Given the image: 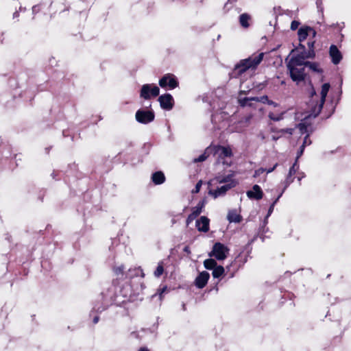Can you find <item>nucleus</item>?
Masks as SVG:
<instances>
[{"label":"nucleus","mask_w":351,"mask_h":351,"mask_svg":"<svg viewBox=\"0 0 351 351\" xmlns=\"http://www.w3.org/2000/svg\"><path fill=\"white\" fill-rule=\"evenodd\" d=\"M311 143V141L308 139V135H306L304 139V142L302 145H304V147L306 145H310Z\"/></svg>","instance_id":"nucleus-41"},{"label":"nucleus","mask_w":351,"mask_h":351,"mask_svg":"<svg viewBox=\"0 0 351 351\" xmlns=\"http://www.w3.org/2000/svg\"><path fill=\"white\" fill-rule=\"evenodd\" d=\"M164 272L162 263H160L154 271V276L159 278Z\"/></svg>","instance_id":"nucleus-28"},{"label":"nucleus","mask_w":351,"mask_h":351,"mask_svg":"<svg viewBox=\"0 0 351 351\" xmlns=\"http://www.w3.org/2000/svg\"><path fill=\"white\" fill-rule=\"evenodd\" d=\"M229 249L221 243H216L213 247V250L209 253L210 256H215L217 260H224L227 257Z\"/></svg>","instance_id":"nucleus-3"},{"label":"nucleus","mask_w":351,"mask_h":351,"mask_svg":"<svg viewBox=\"0 0 351 351\" xmlns=\"http://www.w3.org/2000/svg\"><path fill=\"white\" fill-rule=\"evenodd\" d=\"M124 266L121 265L120 266L114 267L113 271L117 276H123L124 274Z\"/></svg>","instance_id":"nucleus-27"},{"label":"nucleus","mask_w":351,"mask_h":351,"mask_svg":"<svg viewBox=\"0 0 351 351\" xmlns=\"http://www.w3.org/2000/svg\"><path fill=\"white\" fill-rule=\"evenodd\" d=\"M277 166H278V163L275 164V165H274L272 168H270V169H266V171H266L267 173H271V172H272V171H273L276 168V167H277Z\"/></svg>","instance_id":"nucleus-44"},{"label":"nucleus","mask_w":351,"mask_h":351,"mask_svg":"<svg viewBox=\"0 0 351 351\" xmlns=\"http://www.w3.org/2000/svg\"><path fill=\"white\" fill-rule=\"evenodd\" d=\"M99 322V317L98 316H95L93 319V323L94 324H97V322Z\"/></svg>","instance_id":"nucleus-46"},{"label":"nucleus","mask_w":351,"mask_h":351,"mask_svg":"<svg viewBox=\"0 0 351 351\" xmlns=\"http://www.w3.org/2000/svg\"><path fill=\"white\" fill-rule=\"evenodd\" d=\"M282 194H280L278 197L276 199V200L272 203V204L270 206L269 210H268V215H269L274 210V206L276 204V202L278 201L279 198L281 197Z\"/></svg>","instance_id":"nucleus-34"},{"label":"nucleus","mask_w":351,"mask_h":351,"mask_svg":"<svg viewBox=\"0 0 351 351\" xmlns=\"http://www.w3.org/2000/svg\"><path fill=\"white\" fill-rule=\"evenodd\" d=\"M197 216L193 214L192 213L188 216L186 219V225L188 226L190 223H191Z\"/></svg>","instance_id":"nucleus-37"},{"label":"nucleus","mask_w":351,"mask_h":351,"mask_svg":"<svg viewBox=\"0 0 351 351\" xmlns=\"http://www.w3.org/2000/svg\"><path fill=\"white\" fill-rule=\"evenodd\" d=\"M266 169L264 168H259L257 170L255 171L254 176H259L263 173L265 172Z\"/></svg>","instance_id":"nucleus-39"},{"label":"nucleus","mask_w":351,"mask_h":351,"mask_svg":"<svg viewBox=\"0 0 351 351\" xmlns=\"http://www.w3.org/2000/svg\"><path fill=\"white\" fill-rule=\"evenodd\" d=\"M159 85L162 88L168 86L170 89H173L178 86V82L173 74L167 73L159 80Z\"/></svg>","instance_id":"nucleus-5"},{"label":"nucleus","mask_w":351,"mask_h":351,"mask_svg":"<svg viewBox=\"0 0 351 351\" xmlns=\"http://www.w3.org/2000/svg\"><path fill=\"white\" fill-rule=\"evenodd\" d=\"M223 273H224V268L222 266L219 265V266H216L213 269L212 274H213V278H219L221 276H222Z\"/></svg>","instance_id":"nucleus-26"},{"label":"nucleus","mask_w":351,"mask_h":351,"mask_svg":"<svg viewBox=\"0 0 351 351\" xmlns=\"http://www.w3.org/2000/svg\"><path fill=\"white\" fill-rule=\"evenodd\" d=\"M289 73L291 78L294 82H300L304 80L305 73H304V68L302 66L298 67H287Z\"/></svg>","instance_id":"nucleus-7"},{"label":"nucleus","mask_w":351,"mask_h":351,"mask_svg":"<svg viewBox=\"0 0 351 351\" xmlns=\"http://www.w3.org/2000/svg\"><path fill=\"white\" fill-rule=\"evenodd\" d=\"M208 149L205 151V152L201 154L198 158L194 159L195 162H199L204 161L208 156L207 154Z\"/></svg>","instance_id":"nucleus-30"},{"label":"nucleus","mask_w":351,"mask_h":351,"mask_svg":"<svg viewBox=\"0 0 351 351\" xmlns=\"http://www.w3.org/2000/svg\"><path fill=\"white\" fill-rule=\"evenodd\" d=\"M298 38L300 42H302L305 40L307 36L309 35L308 34V26L302 27L299 29L298 32Z\"/></svg>","instance_id":"nucleus-20"},{"label":"nucleus","mask_w":351,"mask_h":351,"mask_svg":"<svg viewBox=\"0 0 351 351\" xmlns=\"http://www.w3.org/2000/svg\"><path fill=\"white\" fill-rule=\"evenodd\" d=\"M136 119L138 122L147 124L148 123L152 122L154 119V113L151 111H145L142 110H138L136 112Z\"/></svg>","instance_id":"nucleus-6"},{"label":"nucleus","mask_w":351,"mask_h":351,"mask_svg":"<svg viewBox=\"0 0 351 351\" xmlns=\"http://www.w3.org/2000/svg\"><path fill=\"white\" fill-rule=\"evenodd\" d=\"M298 128H299L301 133H302V134L306 132V131H307V127L304 123H300L298 125Z\"/></svg>","instance_id":"nucleus-36"},{"label":"nucleus","mask_w":351,"mask_h":351,"mask_svg":"<svg viewBox=\"0 0 351 351\" xmlns=\"http://www.w3.org/2000/svg\"><path fill=\"white\" fill-rule=\"evenodd\" d=\"M298 169V166L297 164V160L295 161L292 167L290 168L289 174L286 179V185L285 187H287L293 181V180L291 179V176L294 175L296 173L297 169Z\"/></svg>","instance_id":"nucleus-17"},{"label":"nucleus","mask_w":351,"mask_h":351,"mask_svg":"<svg viewBox=\"0 0 351 351\" xmlns=\"http://www.w3.org/2000/svg\"><path fill=\"white\" fill-rule=\"evenodd\" d=\"M305 66H308L310 69L315 72L322 73V69L319 68V64L317 62H311L306 61Z\"/></svg>","instance_id":"nucleus-24"},{"label":"nucleus","mask_w":351,"mask_h":351,"mask_svg":"<svg viewBox=\"0 0 351 351\" xmlns=\"http://www.w3.org/2000/svg\"><path fill=\"white\" fill-rule=\"evenodd\" d=\"M219 163H222L223 165H226V167H230L232 164V159L231 158L230 159L225 158L223 160H221V161H218Z\"/></svg>","instance_id":"nucleus-33"},{"label":"nucleus","mask_w":351,"mask_h":351,"mask_svg":"<svg viewBox=\"0 0 351 351\" xmlns=\"http://www.w3.org/2000/svg\"><path fill=\"white\" fill-rule=\"evenodd\" d=\"M158 101L160 102V107L167 110H171L173 106V98L169 93L160 95L158 97Z\"/></svg>","instance_id":"nucleus-8"},{"label":"nucleus","mask_w":351,"mask_h":351,"mask_svg":"<svg viewBox=\"0 0 351 351\" xmlns=\"http://www.w3.org/2000/svg\"><path fill=\"white\" fill-rule=\"evenodd\" d=\"M300 22L297 21H293L291 23V30H295L298 28L300 25Z\"/></svg>","instance_id":"nucleus-38"},{"label":"nucleus","mask_w":351,"mask_h":351,"mask_svg":"<svg viewBox=\"0 0 351 351\" xmlns=\"http://www.w3.org/2000/svg\"><path fill=\"white\" fill-rule=\"evenodd\" d=\"M315 41H309L308 43V47L310 50L314 49Z\"/></svg>","instance_id":"nucleus-43"},{"label":"nucleus","mask_w":351,"mask_h":351,"mask_svg":"<svg viewBox=\"0 0 351 351\" xmlns=\"http://www.w3.org/2000/svg\"><path fill=\"white\" fill-rule=\"evenodd\" d=\"M206 203V199H203L202 200L199 201V203L197 204V206L192 208V213L195 215L196 216H198L199 215H200Z\"/></svg>","instance_id":"nucleus-19"},{"label":"nucleus","mask_w":351,"mask_h":351,"mask_svg":"<svg viewBox=\"0 0 351 351\" xmlns=\"http://www.w3.org/2000/svg\"><path fill=\"white\" fill-rule=\"evenodd\" d=\"M202 182L201 180H199L195 185V189L192 191V193H199L200 189H201V186H202Z\"/></svg>","instance_id":"nucleus-35"},{"label":"nucleus","mask_w":351,"mask_h":351,"mask_svg":"<svg viewBox=\"0 0 351 351\" xmlns=\"http://www.w3.org/2000/svg\"><path fill=\"white\" fill-rule=\"evenodd\" d=\"M286 188H287V187H285V189H285ZM284 191H285V190L282 191V193H281L280 194H282V193H284Z\"/></svg>","instance_id":"nucleus-54"},{"label":"nucleus","mask_w":351,"mask_h":351,"mask_svg":"<svg viewBox=\"0 0 351 351\" xmlns=\"http://www.w3.org/2000/svg\"><path fill=\"white\" fill-rule=\"evenodd\" d=\"M304 145H302V146L300 147V151L298 152V156H297V160L299 157H300L304 152Z\"/></svg>","instance_id":"nucleus-42"},{"label":"nucleus","mask_w":351,"mask_h":351,"mask_svg":"<svg viewBox=\"0 0 351 351\" xmlns=\"http://www.w3.org/2000/svg\"><path fill=\"white\" fill-rule=\"evenodd\" d=\"M209 219L205 216L196 221V227L199 232H207L209 230Z\"/></svg>","instance_id":"nucleus-14"},{"label":"nucleus","mask_w":351,"mask_h":351,"mask_svg":"<svg viewBox=\"0 0 351 351\" xmlns=\"http://www.w3.org/2000/svg\"><path fill=\"white\" fill-rule=\"evenodd\" d=\"M254 97H239V103L241 106L245 107V106H253L252 101H255V99H254Z\"/></svg>","instance_id":"nucleus-22"},{"label":"nucleus","mask_w":351,"mask_h":351,"mask_svg":"<svg viewBox=\"0 0 351 351\" xmlns=\"http://www.w3.org/2000/svg\"><path fill=\"white\" fill-rule=\"evenodd\" d=\"M329 53L332 63L335 64H339L342 59V56L337 46L332 45L330 47Z\"/></svg>","instance_id":"nucleus-15"},{"label":"nucleus","mask_w":351,"mask_h":351,"mask_svg":"<svg viewBox=\"0 0 351 351\" xmlns=\"http://www.w3.org/2000/svg\"><path fill=\"white\" fill-rule=\"evenodd\" d=\"M184 251H185V252H188V247H186L184 248Z\"/></svg>","instance_id":"nucleus-53"},{"label":"nucleus","mask_w":351,"mask_h":351,"mask_svg":"<svg viewBox=\"0 0 351 351\" xmlns=\"http://www.w3.org/2000/svg\"><path fill=\"white\" fill-rule=\"evenodd\" d=\"M228 219L230 222H240L241 217L237 214L236 210H230L228 214Z\"/></svg>","instance_id":"nucleus-21"},{"label":"nucleus","mask_w":351,"mask_h":351,"mask_svg":"<svg viewBox=\"0 0 351 351\" xmlns=\"http://www.w3.org/2000/svg\"><path fill=\"white\" fill-rule=\"evenodd\" d=\"M215 154L217 155V161H221L225 158L230 159L232 156V152L230 147L218 146L215 149Z\"/></svg>","instance_id":"nucleus-10"},{"label":"nucleus","mask_w":351,"mask_h":351,"mask_svg":"<svg viewBox=\"0 0 351 351\" xmlns=\"http://www.w3.org/2000/svg\"><path fill=\"white\" fill-rule=\"evenodd\" d=\"M308 34L309 35H311L313 38H315L317 33L313 28L308 27Z\"/></svg>","instance_id":"nucleus-40"},{"label":"nucleus","mask_w":351,"mask_h":351,"mask_svg":"<svg viewBox=\"0 0 351 351\" xmlns=\"http://www.w3.org/2000/svg\"><path fill=\"white\" fill-rule=\"evenodd\" d=\"M18 16H19V13H18V12H15L13 14V17H14V18H16V17H17Z\"/></svg>","instance_id":"nucleus-49"},{"label":"nucleus","mask_w":351,"mask_h":351,"mask_svg":"<svg viewBox=\"0 0 351 351\" xmlns=\"http://www.w3.org/2000/svg\"><path fill=\"white\" fill-rule=\"evenodd\" d=\"M246 194L250 199L256 200L262 199L263 196V191L261 190V187L257 184L254 185L252 187V190L247 191Z\"/></svg>","instance_id":"nucleus-12"},{"label":"nucleus","mask_w":351,"mask_h":351,"mask_svg":"<svg viewBox=\"0 0 351 351\" xmlns=\"http://www.w3.org/2000/svg\"><path fill=\"white\" fill-rule=\"evenodd\" d=\"M159 93L160 89L157 86L147 84L142 86L140 96L145 99H149L151 95L156 97Z\"/></svg>","instance_id":"nucleus-4"},{"label":"nucleus","mask_w":351,"mask_h":351,"mask_svg":"<svg viewBox=\"0 0 351 351\" xmlns=\"http://www.w3.org/2000/svg\"><path fill=\"white\" fill-rule=\"evenodd\" d=\"M204 265L207 269H213L217 266V262L213 258H208L204 261Z\"/></svg>","instance_id":"nucleus-25"},{"label":"nucleus","mask_w":351,"mask_h":351,"mask_svg":"<svg viewBox=\"0 0 351 351\" xmlns=\"http://www.w3.org/2000/svg\"><path fill=\"white\" fill-rule=\"evenodd\" d=\"M165 288H163L161 291V292L160 293V295L161 296L162 293L165 291Z\"/></svg>","instance_id":"nucleus-50"},{"label":"nucleus","mask_w":351,"mask_h":351,"mask_svg":"<svg viewBox=\"0 0 351 351\" xmlns=\"http://www.w3.org/2000/svg\"><path fill=\"white\" fill-rule=\"evenodd\" d=\"M269 117L270 119L273 121H278L282 119V114L276 115L275 114L270 112L269 114Z\"/></svg>","instance_id":"nucleus-31"},{"label":"nucleus","mask_w":351,"mask_h":351,"mask_svg":"<svg viewBox=\"0 0 351 351\" xmlns=\"http://www.w3.org/2000/svg\"><path fill=\"white\" fill-rule=\"evenodd\" d=\"M138 351H149L147 348H141Z\"/></svg>","instance_id":"nucleus-47"},{"label":"nucleus","mask_w":351,"mask_h":351,"mask_svg":"<svg viewBox=\"0 0 351 351\" xmlns=\"http://www.w3.org/2000/svg\"><path fill=\"white\" fill-rule=\"evenodd\" d=\"M254 99H255V101H256V102L260 101V102H262L264 104L267 103L268 100H269L267 96H266V95L261 97H254Z\"/></svg>","instance_id":"nucleus-32"},{"label":"nucleus","mask_w":351,"mask_h":351,"mask_svg":"<svg viewBox=\"0 0 351 351\" xmlns=\"http://www.w3.org/2000/svg\"><path fill=\"white\" fill-rule=\"evenodd\" d=\"M301 53L304 56L305 59L313 58L315 56V52L314 49H311V50L309 49L308 51H307V52L304 51V52H302Z\"/></svg>","instance_id":"nucleus-29"},{"label":"nucleus","mask_w":351,"mask_h":351,"mask_svg":"<svg viewBox=\"0 0 351 351\" xmlns=\"http://www.w3.org/2000/svg\"><path fill=\"white\" fill-rule=\"evenodd\" d=\"M299 47H300L301 49H302L303 51H304V50H305V46H304V45H302V44H300Z\"/></svg>","instance_id":"nucleus-48"},{"label":"nucleus","mask_w":351,"mask_h":351,"mask_svg":"<svg viewBox=\"0 0 351 351\" xmlns=\"http://www.w3.org/2000/svg\"><path fill=\"white\" fill-rule=\"evenodd\" d=\"M267 104H268L269 105H272V106H275V107L278 106V104H277L276 103H275L274 101H271V100H268Z\"/></svg>","instance_id":"nucleus-45"},{"label":"nucleus","mask_w":351,"mask_h":351,"mask_svg":"<svg viewBox=\"0 0 351 351\" xmlns=\"http://www.w3.org/2000/svg\"><path fill=\"white\" fill-rule=\"evenodd\" d=\"M329 88L330 84L328 83H325L322 85L321 90V97L319 101L316 100L317 96L315 91L313 89L312 90L311 93V100L309 104L311 110L308 117H313V118H315L319 115L324 104L326 97L328 94Z\"/></svg>","instance_id":"nucleus-1"},{"label":"nucleus","mask_w":351,"mask_h":351,"mask_svg":"<svg viewBox=\"0 0 351 351\" xmlns=\"http://www.w3.org/2000/svg\"><path fill=\"white\" fill-rule=\"evenodd\" d=\"M233 174H228L226 176H217L216 177L215 180L218 183H231V182H236L235 180H232Z\"/></svg>","instance_id":"nucleus-23"},{"label":"nucleus","mask_w":351,"mask_h":351,"mask_svg":"<svg viewBox=\"0 0 351 351\" xmlns=\"http://www.w3.org/2000/svg\"><path fill=\"white\" fill-rule=\"evenodd\" d=\"M251 16L247 13L241 14L239 16V23L243 28H247L250 25Z\"/></svg>","instance_id":"nucleus-16"},{"label":"nucleus","mask_w":351,"mask_h":351,"mask_svg":"<svg viewBox=\"0 0 351 351\" xmlns=\"http://www.w3.org/2000/svg\"><path fill=\"white\" fill-rule=\"evenodd\" d=\"M237 184V182H231V183L226 184L221 187L217 188L216 190L209 191V194L213 195L214 198H217L219 196L223 195L228 190L234 187Z\"/></svg>","instance_id":"nucleus-9"},{"label":"nucleus","mask_w":351,"mask_h":351,"mask_svg":"<svg viewBox=\"0 0 351 351\" xmlns=\"http://www.w3.org/2000/svg\"><path fill=\"white\" fill-rule=\"evenodd\" d=\"M265 53L263 52L258 54H253L246 59L240 60L234 67V72L237 75H241L248 69H256L260 64L264 58Z\"/></svg>","instance_id":"nucleus-2"},{"label":"nucleus","mask_w":351,"mask_h":351,"mask_svg":"<svg viewBox=\"0 0 351 351\" xmlns=\"http://www.w3.org/2000/svg\"><path fill=\"white\" fill-rule=\"evenodd\" d=\"M250 119H251V117H250H250H247V118H246V121H249L250 120Z\"/></svg>","instance_id":"nucleus-52"},{"label":"nucleus","mask_w":351,"mask_h":351,"mask_svg":"<svg viewBox=\"0 0 351 351\" xmlns=\"http://www.w3.org/2000/svg\"><path fill=\"white\" fill-rule=\"evenodd\" d=\"M305 58L304 56L300 53L296 56L292 57L290 60L288 62L287 66V67H298V66H305L306 62L304 61Z\"/></svg>","instance_id":"nucleus-11"},{"label":"nucleus","mask_w":351,"mask_h":351,"mask_svg":"<svg viewBox=\"0 0 351 351\" xmlns=\"http://www.w3.org/2000/svg\"><path fill=\"white\" fill-rule=\"evenodd\" d=\"M210 278V274L207 271L201 272L195 279V285L199 289L204 288Z\"/></svg>","instance_id":"nucleus-13"},{"label":"nucleus","mask_w":351,"mask_h":351,"mask_svg":"<svg viewBox=\"0 0 351 351\" xmlns=\"http://www.w3.org/2000/svg\"><path fill=\"white\" fill-rule=\"evenodd\" d=\"M36 6H34V7L32 8V11H33V12H34L36 11Z\"/></svg>","instance_id":"nucleus-51"},{"label":"nucleus","mask_w":351,"mask_h":351,"mask_svg":"<svg viewBox=\"0 0 351 351\" xmlns=\"http://www.w3.org/2000/svg\"><path fill=\"white\" fill-rule=\"evenodd\" d=\"M152 181L155 184H161L165 180V177L162 171H157L152 174Z\"/></svg>","instance_id":"nucleus-18"}]
</instances>
